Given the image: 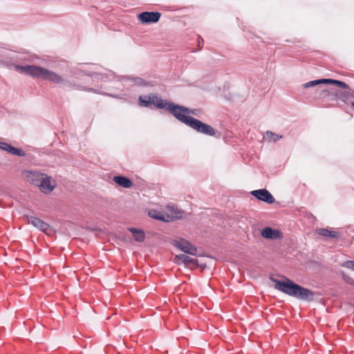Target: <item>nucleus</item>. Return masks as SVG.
I'll return each mask as SVG.
<instances>
[{"instance_id": "nucleus-20", "label": "nucleus", "mask_w": 354, "mask_h": 354, "mask_svg": "<svg viewBox=\"0 0 354 354\" xmlns=\"http://www.w3.org/2000/svg\"><path fill=\"white\" fill-rule=\"evenodd\" d=\"M281 138H282V136L278 135L271 131H267L264 136V139L269 142H277Z\"/></svg>"}, {"instance_id": "nucleus-14", "label": "nucleus", "mask_w": 354, "mask_h": 354, "mask_svg": "<svg viewBox=\"0 0 354 354\" xmlns=\"http://www.w3.org/2000/svg\"><path fill=\"white\" fill-rule=\"evenodd\" d=\"M0 149L18 156H24L26 155V153L21 149L14 147L7 142H0Z\"/></svg>"}, {"instance_id": "nucleus-15", "label": "nucleus", "mask_w": 354, "mask_h": 354, "mask_svg": "<svg viewBox=\"0 0 354 354\" xmlns=\"http://www.w3.org/2000/svg\"><path fill=\"white\" fill-rule=\"evenodd\" d=\"M316 233L320 236L331 239H339L340 233L338 231L331 230L328 228H317Z\"/></svg>"}, {"instance_id": "nucleus-22", "label": "nucleus", "mask_w": 354, "mask_h": 354, "mask_svg": "<svg viewBox=\"0 0 354 354\" xmlns=\"http://www.w3.org/2000/svg\"><path fill=\"white\" fill-rule=\"evenodd\" d=\"M342 267L350 269L354 271V261L348 260L340 264Z\"/></svg>"}, {"instance_id": "nucleus-18", "label": "nucleus", "mask_w": 354, "mask_h": 354, "mask_svg": "<svg viewBox=\"0 0 354 354\" xmlns=\"http://www.w3.org/2000/svg\"><path fill=\"white\" fill-rule=\"evenodd\" d=\"M65 86L72 88V89H75V90L86 91H88V92L97 93L95 89L88 88V87H85V86L79 85L77 84L71 82L68 80H66V84H65Z\"/></svg>"}, {"instance_id": "nucleus-6", "label": "nucleus", "mask_w": 354, "mask_h": 354, "mask_svg": "<svg viewBox=\"0 0 354 354\" xmlns=\"http://www.w3.org/2000/svg\"><path fill=\"white\" fill-rule=\"evenodd\" d=\"M160 17L159 12H143L138 15V19L142 24H149L158 22Z\"/></svg>"}, {"instance_id": "nucleus-24", "label": "nucleus", "mask_w": 354, "mask_h": 354, "mask_svg": "<svg viewBox=\"0 0 354 354\" xmlns=\"http://www.w3.org/2000/svg\"><path fill=\"white\" fill-rule=\"evenodd\" d=\"M203 44H204L203 39L200 35H198V46L199 50L202 49Z\"/></svg>"}, {"instance_id": "nucleus-17", "label": "nucleus", "mask_w": 354, "mask_h": 354, "mask_svg": "<svg viewBox=\"0 0 354 354\" xmlns=\"http://www.w3.org/2000/svg\"><path fill=\"white\" fill-rule=\"evenodd\" d=\"M113 180L116 184L124 188H130L133 185L132 181L125 176H116L113 177Z\"/></svg>"}, {"instance_id": "nucleus-16", "label": "nucleus", "mask_w": 354, "mask_h": 354, "mask_svg": "<svg viewBox=\"0 0 354 354\" xmlns=\"http://www.w3.org/2000/svg\"><path fill=\"white\" fill-rule=\"evenodd\" d=\"M175 262L180 263H183L185 266L196 265L198 262L197 259H193L186 254H181L175 257Z\"/></svg>"}, {"instance_id": "nucleus-23", "label": "nucleus", "mask_w": 354, "mask_h": 354, "mask_svg": "<svg viewBox=\"0 0 354 354\" xmlns=\"http://www.w3.org/2000/svg\"><path fill=\"white\" fill-rule=\"evenodd\" d=\"M342 276L346 283L352 286L354 285V279L352 277H351L344 272H342Z\"/></svg>"}, {"instance_id": "nucleus-10", "label": "nucleus", "mask_w": 354, "mask_h": 354, "mask_svg": "<svg viewBox=\"0 0 354 354\" xmlns=\"http://www.w3.org/2000/svg\"><path fill=\"white\" fill-rule=\"evenodd\" d=\"M23 174L28 182L38 186L39 183H41V179L46 174L41 173L38 171H24Z\"/></svg>"}, {"instance_id": "nucleus-13", "label": "nucleus", "mask_w": 354, "mask_h": 354, "mask_svg": "<svg viewBox=\"0 0 354 354\" xmlns=\"http://www.w3.org/2000/svg\"><path fill=\"white\" fill-rule=\"evenodd\" d=\"M176 109V113L178 114L179 117H175L178 120L179 118L183 117H189L187 115V114L195 115L196 116H199L200 110L198 109H192L179 104H176V106H174Z\"/></svg>"}, {"instance_id": "nucleus-25", "label": "nucleus", "mask_w": 354, "mask_h": 354, "mask_svg": "<svg viewBox=\"0 0 354 354\" xmlns=\"http://www.w3.org/2000/svg\"><path fill=\"white\" fill-rule=\"evenodd\" d=\"M173 218H179L181 217V212L179 211H175L171 215Z\"/></svg>"}, {"instance_id": "nucleus-21", "label": "nucleus", "mask_w": 354, "mask_h": 354, "mask_svg": "<svg viewBox=\"0 0 354 354\" xmlns=\"http://www.w3.org/2000/svg\"><path fill=\"white\" fill-rule=\"evenodd\" d=\"M149 216L154 219L158 220V221H168V219H166L165 214H163L162 212H158L155 209H151L149 212Z\"/></svg>"}, {"instance_id": "nucleus-8", "label": "nucleus", "mask_w": 354, "mask_h": 354, "mask_svg": "<svg viewBox=\"0 0 354 354\" xmlns=\"http://www.w3.org/2000/svg\"><path fill=\"white\" fill-rule=\"evenodd\" d=\"M37 187H39L43 193L48 194L53 191L55 187V182L50 176L45 174L41 179V183H39Z\"/></svg>"}, {"instance_id": "nucleus-2", "label": "nucleus", "mask_w": 354, "mask_h": 354, "mask_svg": "<svg viewBox=\"0 0 354 354\" xmlns=\"http://www.w3.org/2000/svg\"><path fill=\"white\" fill-rule=\"evenodd\" d=\"M15 69L20 73L26 74L33 77L49 80L55 84H62L64 85L66 84V80L62 78L59 75L41 66L34 65H15Z\"/></svg>"}, {"instance_id": "nucleus-19", "label": "nucleus", "mask_w": 354, "mask_h": 354, "mask_svg": "<svg viewBox=\"0 0 354 354\" xmlns=\"http://www.w3.org/2000/svg\"><path fill=\"white\" fill-rule=\"evenodd\" d=\"M129 231L132 233L133 239L138 242H142L145 240V233L141 230L136 228H129Z\"/></svg>"}, {"instance_id": "nucleus-3", "label": "nucleus", "mask_w": 354, "mask_h": 354, "mask_svg": "<svg viewBox=\"0 0 354 354\" xmlns=\"http://www.w3.org/2000/svg\"><path fill=\"white\" fill-rule=\"evenodd\" d=\"M139 104L144 107H150L153 105L158 109H165L170 113L174 117H179L176 113V104L162 100L158 94L150 93L149 95H140L139 97Z\"/></svg>"}, {"instance_id": "nucleus-1", "label": "nucleus", "mask_w": 354, "mask_h": 354, "mask_svg": "<svg viewBox=\"0 0 354 354\" xmlns=\"http://www.w3.org/2000/svg\"><path fill=\"white\" fill-rule=\"evenodd\" d=\"M270 279L275 283L274 288L295 297L299 300L312 301L315 297V292L310 289L301 286L287 277L282 281L271 277Z\"/></svg>"}, {"instance_id": "nucleus-7", "label": "nucleus", "mask_w": 354, "mask_h": 354, "mask_svg": "<svg viewBox=\"0 0 354 354\" xmlns=\"http://www.w3.org/2000/svg\"><path fill=\"white\" fill-rule=\"evenodd\" d=\"M28 223L32 224L35 227L39 229L48 235H50L53 233L52 227L48 223H45L39 218L35 216L27 217Z\"/></svg>"}, {"instance_id": "nucleus-28", "label": "nucleus", "mask_w": 354, "mask_h": 354, "mask_svg": "<svg viewBox=\"0 0 354 354\" xmlns=\"http://www.w3.org/2000/svg\"><path fill=\"white\" fill-rule=\"evenodd\" d=\"M86 75H89V76H91L92 74L91 73H86Z\"/></svg>"}, {"instance_id": "nucleus-12", "label": "nucleus", "mask_w": 354, "mask_h": 354, "mask_svg": "<svg viewBox=\"0 0 354 354\" xmlns=\"http://www.w3.org/2000/svg\"><path fill=\"white\" fill-rule=\"evenodd\" d=\"M175 245L185 253L189 254L191 255L196 254V248L191 243L185 240L182 239L180 241H176Z\"/></svg>"}, {"instance_id": "nucleus-27", "label": "nucleus", "mask_w": 354, "mask_h": 354, "mask_svg": "<svg viewBox=\"0 0 354 354\" xmlns=\"http://www.w3.org/2000/svg\"><path fill=\"white\" fill-rule=\"evenodd\" d=\"M351 106L354 108V102L351 103Z\"/></svg>"}, {"instance_id": "nucleus-26", "label": "nucleus", "mask_w": 354, "mask_h": 354, "mask_svg": "<svg viewBox=\"0 0 354 354\" xmlns=\"http://www.w3.org/2000/svg\"><path fill=\"white\" fill-rule=\"evenodd\" d=\"M319 91H320L321 94H324V95H326L328 93V91L327 90L321 88H319Z\"/></svg>"}, {"instance_id": "nucleus-11", "label": "nucleus", "mask_w": 354, "mask_h": 354, "mask_svg": "<svg viewBox=\"0 0 354 354\" xmlns=\"http://www.w3.org/2000/svg\"><path fill=\"white\" fill-rule=\"evenodd\" d=\"M261 236L268 239L276 240L283 237V234L280 230L272 229L270 227H266L261 230Z\"/></svg>"}, {"instance_id": "nucleus-5", "label": "nucleus", "mask_w": 354, "mask_h": 354, "mask_svg": "<svg viewBox=\"0 0 354 354\" xmlns=\"http://www.w3.org/2000/svg\"><path fill=\"white\" fill-rule=\"evenodd\" d=\"M321 84H335L340 88L349 89V86L347 84H346L344 82L332 80V79H320V80H316L310 81L308 82H306L302 85V87L304 88H307L312 86H315Z\"/></svg>"}, {"instance_id": "nucleus-4", "label": "nucleus", "mask_w": 354, "mask_h": 354, "mask_svg": "<svg viewBox=\"0 0 354 354\" xmlns=\"http://www.w3.org/2000/svg\"><path fill=\"white\" fill-rule=\"evenodd\" d=\"M179 121L196 130L197 132L211 136H214L216 133V131L212 127L193 117L181 116L179 118Z\"/></svg>"}, {"instance_id": "nucleus-9", "label": "nucleus", "mask_w": 354, "mask_h": 354, "mask_svg": "<svg viewBox=\"0 0 354 354\" xmlns=\"http://www.w3.org/2000/svg\"><path fill=\"white\" fill-rule=\"evenodd\" d=\"M251 194L257 199L268 204H272L274 202L273 196L266 189L252 191Z\"/></svg>"}]
</instances>
